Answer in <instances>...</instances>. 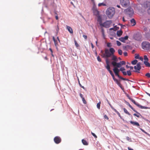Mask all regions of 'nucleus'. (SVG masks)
<instances>
[{
    "mask_svg": "<svg viewBox=\"0 0 150 150\" xmlns=\"http://www.w3.org/2000/svg\"><path fill=\"white\" fill-rule=\"evenodd\" d=\"M108 71L109 72V73H110V74L111 75V76L112 77V78H113L115 77L112 71L110 70V69L108 70Z\"/></svg>",
    "mask_w": 150,
    "mask_h": 150,
    "instance_id": "7c9ffc66",
    "label": "nucleus"
},
{
    "mask_svg": "<svg viewBox=\"0 0 150 150\" xmlns=\"http://www.w3.org/2000/svg\"><path fill=\"white\" fill-rule=\"evenodd\" d=\"M113 71L115 73V75L117 76L118 78L124 80H127V79H126L123 78L119 75V73L120 72V70L118 68H117L116 67L114 68L113 69Z\"/></svg>",
    "mask_w": 150,
    "mask_h": 150,
    "instance_id": "423d86ee",
    "label": "nucleus"
},
{
    "mask_svg": "<svg viewBox=\"0 0 150 150\" xmlns=\"http://www.w3.org/2000/svg\"><path fill=\"white\" fill-rule=\"evenodd\" d=\"M106 4L104 3H100L98 4V6H106Z\"/></svg>",
    "mask_w": 150,
    "mask_h": 150,
    "instance_id": "bb28decb",
    "label": "nucleus"
},
{
    "mask_svg": "<svg viewBox=\"0 0 150 150\" xmlns=\"http://www.w3.org/2000/svg\"><path fill=\"white\" fill-rule=\"evenodd\" d=\"M98 61L99 62H101V59L99 56H98L97 57Z\"/></svg>",
    "mask_w": 150,
    "mask_h": 150,
    "instance_id": "79ce46f5",
    "label": "nucleus"
},
{
    "mask_svg": "<svg viewBox=\"0 0 150 150\" xmlns=\"http://www.w3.org/2000/svg\"><path fill=\"white\" fill-rule=\"evenodd\" d=\"M104 117L105 118V119H108V116L106 115H104Z\"/></svg>",
    "mask_w": 150,
    "mask_h": 150,
    "instance_id": "6e6d98bb",
    "label": "nucleus"
},
{
    "mask_svg": "<svg viewBox=\"0 0 150 150\" xmlns=\"http://www.w3.org/2000/svg\"><path fill=\"white\" fill-rule=\"evenodd\" d=\"M115 13V8L112 7H110L108 8L106 11V14L108 17L111 18L113 16Z\"/></svg>",
    "mask_w": 150,
    "mask_h": 150,
    "instance_id": "f257e3e1",
    "label": "nucleus"
},
{
    "mask_svg": "<svg viewBox=\"0 0 150 150\" xmlns=\"http://www.w3.org/2000/svg\"><path fill=\"white\" fill-rule=\"evenodd\" d=\"M121 4L123 7H126L129 5V0H122L120 1Z\"/></svg>",
    "mask_w": 150,
    "mask_h": 150,
    "instance_id": "1a4fd4ad",
    "label": "nucleus"
},
{
    "mask_svg": "<svg viewBox=\"0 0 150 150\" xmlns=\"http://www.w3.org/2000/svg\"><path fill=\"white\" fill-rule=\"evenodd\" d=\"M135 59H138L139 58V54H135Z\"/></svg>",
    "mask_w": 150,
    "mask_h": 150,
    "instance_id": "4c0bfd02",
    "label": "nucleus"
},
{
    "mask_svg": "<svg viewBox=\"0 0 150 150\" xmlns=\"http://www.w3.org/2000/svg\"><path fill=\"white\" fill-rule=\"evenodd\" d=\"M145 76L148 78H150V74L149 73H147L145 74Z\"/></svg>",
    "mask_w": 150,
    "mask_h": 150,
    "instance_id": "49530a36",
    "label": "nucleus"
},
{
    "mask_svg": "<svg viewBox=\"0 0 150 150\" xmlns=\"http://www.w3.org/2000/svg\"><path fill=\"white\" fill-rule=\"evenodd\" d=\"M55 18H56V20H58V16H55Z\"/></svg>",
    "mask_w": 150,
    "mask_h": 150,
    "instance_id": "338daca9",
    "label": "nucleus"
},
{
    "mask_svg": "<svg viewBox=\"0 0 150 150\" xmlns=\"http://www.w3.org/2000/svg\"><path fill=\"white\" fill-rule=\"evenodd\" d=\"M101 32L102 33V35L103 36H104V31L103 28H102L101 29Z\"/></svg>",
    "mask_w": 150,
    "mask_h": 150,
    "instance_id": "a18cd8bd",
    "label": "nucleus"
},
{
    "mask_svg": "<svg viewBox=\"0 0 150 150\" xmlns=\"http://www.w3.org/2000/svg\"><path fill=\"white\" fill-rule=\"evenodd\" d=\"M106 65L109 64V61L108 59L106 60Z\"/></svg>",
    "mask_w": 150,
    "mask_h": 150,
    "instance_id": "8fccbe9b",
    "label": "nucleus"
},
{
    "mask_svg": "<svg viewBox=\"0 0 150 150\" xmlns=\"http://www.w3.org/2000/svg\"><path fill=\"white\" fill-rule=\"evenodd\" d=\"M127 104L134 111L136 112H137L132 107V106L130 105V104L128 102H127Z\"/></svg>",
    "mask_w": 150,
    "mask_h": 150,
    "instance_id": "393cba45",
    "label": "nucleus"
},
{
    "mask_svg": "<svg viewBox=\"0 0 150 150\" xmlns=\"http://www.w3.org/2000/svg\"><path fill=\"white\" fill-rule=\"evenodd\" d=\"M144 63L146 66L150 67V64L148 61H144Z\"/></svg>",
    "mask_w": 150,
    "mask_h": 150,
    "instance_id": "4be33fe9",
    "label": "nucleus"
},
{
    "mask_svg": "<svg viewBox=\"0 0 150 150\" xmlns=\"http://www.w3.org/2000/svg\"><path fill=\"white\" fill-rule=\"evenodd\" d=\"M101 53L102 54L101 55L102 57L104 58H108L111 56L109 50L107 49H106L105 50V53H103V51L101 50Z\"/></svg>",
    "mask_w": 150,
    "mask_h": 150,
    "instance_id": "f03ea898",
    "label": "nucleus"
},
{
    "mask_svg": "<svg viewBox=\"0 0 150 150\" xmlns=\"http://www.w3.org/2000/svg\"><path fill=\"white\" fill-rule=\"evenodd\" d=\"M111 108L119 115V116L121 117V116L120 113L115 109L110 104V105Z\"/></svg>",
    "mask_w": 150,
    "mask_h": 150,
    "instance_id": "a211bd4d",
    "label": "nucleus"
},
{
    "mask_svg": "<svg viewBox=\"0 0 150 150\" xmlns=\"http://www.w3.org/2000/svg\"><path fill=\"white\" fill-rule=\"evenodd\" d=\"M82 99V100L83 101V103H84V104H86V100H85L84 98H83Z\"/></svg>",
    "mask_w": 150,
    "mask_h": 150,
    "instance_id": "c03bdc74",
    "label": "nucleus"
},
{
    "mask_svg": "<svg viewBox=\"0 0 150 150\" xmlns=\"http://www.w3.org/2000/svg\"><path fill=\"white\" fill-rule=\"evenodd\" d=\"M122 30H118L117 32V34L118 37H120L122 35Z\"/></svg>",
    "mask_w": 150,
    "mask_h": 150,
    "instance_id": "6ab92c4d",
    "label": "nucleus"
},
{
    "mask_svg": "<svg viewBox=\"0 0 150 150\" xmlns=\"http://www.w3.org/2000/svg\"><path fill=\"white\" fill-rule=\"evenodd\" d=\"M91 1L93 3V5H95V4L94 0H91Z\"/></svg>",
    "mask_w": 150,
    "mask_h": 150,
    "instance_id": "bf43d9fd",
    "label": "nucleus"
},
{
    "mask_svg": "<svg viewBox=\"0 0 150 150\" xmlns=\"http://www.w3.org/2000/svg\"><path fill=\"white\" fill-rule=\"evenodd\" d=\"M107 46L108 47H111L112 46L111 43L108 42L107 44Z\"/></svg>",
    "mask_w": 150,
    "mask_h": 150,
    "instance_id": "ea45409f",
    "label": "nucleus"
},
{
    "mask_svg": "<svg viewBox=\"0 0 150 150\" xmlns=\"http://www.w3.org/2000/svg\"><path fill=\"white\" fill-rule=\"evenodd\" d=\"M141 63L140 62L137 63L136 66L134 67V69L135 70L134 71L135 72H139V71L141 69Z\"/></svg>",
    "mask_w": 150,
    "mask_h": 150,
    "instance_id": "9d476101",
    "label": "nucleus"
},
{
    "mask_svg": "<svg viewBox=\"0 0 150 150\" xmlns=\"http://www.w3.org/2000/svg\"><path fill=\"white\" fill-rule=\"evenodd\" d=\"M134 116H135L138 117H139V116L138 115H137V114H134Z\"/></svg>",
    "mask_w": 150,
    "mask_h": 150,
    "instance_id": "e2e57ef3",
    "label": "nucleus"
},
{
    "mask_svg": "<svg viewBox=\"0 0 150 150\" xmlns=\"http://www.w3.org/2000/svg\"><path fill=\"white\" fill-rule=\"evenodd\" d=\"M83 37L86 40L87 38V36L86 35H83Z\"/></svg>",
    "mask_w": 150,
    "mask_h": 150,
    "instance_id": "5fc2aeb1",
    "label": "nucleus"
},
{
    "mask_svg": "<svg viewBox=\"0 0 150 150\" xmlns=\"http://www.w3.org/2000/svg\"><path fill=\"white\" fill-rule=\"evenodd\" d=\"M139 59L140 60H142V61H143V57H139Z\"/></svg>",
    "mask_w": 150,
    "mask_h": 150,
    "instance_id": "13d9d810",
    "label": "nucleus"
},
{
    "mask_svg": "<svg viewBox=\"0 0 150 150\" xmlns=\"http://www.w3.org/2000/svg\"><path fill=\"white\" fill-rule=\"evenodd\" d=\"M128 38V36H126L124 37H121L119 38V40L122 42H125L126 40H127Z\"/></svg>",
    "mask_w": 150,
    "mask_h": 150,
    "instance_id": "2eb2a0df",
    "label": "nucleus"
},
{
    "mask_svg": "<svg viewBox=\"0 0 150 150\" xmlns=\"http://www.w3.org/2000/svg\"><path fill=\"white\" fill-rule=\"evenodd\" d=\"M117 44L118 46H120L121 44V42L118 41H116Z\"/></svg>",
    "mask_w": 150,
    "mask_h": 150,
    "instance_id": "58836bf2",
    "label": "nucleus"
},
{
    "mask_svg": "<svg viewBox=\"0 0 150 150\" xmlns=\"http://www.w3.org/2000/svg\"><path fill=\"white\" fill-rule=\"evenodd\" d=\"M91 46H92V47L93 49L94 47V46L93 45V43H91Z\"/></svg>",
    "mask_w": 150,
    "mask_h": 150,
    "instance_id": "680f3d73",
    "label": "nucleus"
},
{
    "mask_svg": "<svg viewBox=\"0 0 150 150\" xmlns=\"http://www.w3.org/2000/svg\"><path fill=\"white\" fill-rule=\"evenodd\" d=\"M127 75L129 76H130L132 75V73L130 70L127 71Z\"/></svg>",
    "mask_w": 150,
    "mask_h": 150,
    "instance_id": "e433bc0d",
    "label": "nucleus"
},
{
    "mask_svg": "<svg viewBox=\"0 0 150 150\" xmlns=\"http://www.w3.org/2000/svg\"><path fill=\"white\" fill-rule=\"evenodd\" d=\"M112 60H113V61H112L111 62V64L112 65V62H117L118 61V59L117 58V57L114 55H112Z\"/></svg>",
    "mask_w": 150,
    "mask_h": 150,
    "instance_id": "f8f14e48",
    "label": "nucleus"
},
{
    "mask_svg": "<svg viewBox=\"0 0 150 150\" xmlns=\"http://www.w3.org/2000/svg\"><path fill=\"white\" fill-rule=\"evenodd\" d=\"M123 74L124 75H126L127 74L126 72L125 71H122V72Z\"/></svg>",
    "mask_w": 150,
    "mask_h": 150,
    "instance_id": "864d4df0",
    "label": "nucleus"
},
{
    "mask_svg": "<svg viewBox=\"0 0 150 150\" xmlns=\"http://www.w3.org/2000/svg\"><path fill=\"white\" fill-rule=\"evenodd\" d=\"M92 10L94 15L97 16L99 15V11L97 10L95 5H93Z\"/></svg>",
    "mask_w": 150,
    "mask_h": 150,
    "instance_id": "9b49d317",
    "label": "nucleus"
},
{
    "mask_svg": "<svg viewBox=\"0 0 150 150\" xmlns=\"http://www.w3.org/2000/svg\"><path fill=\"white\" fill-rule=\"evenodd\" d=\"M61 141V138L57 136V144L60 143Z\"/></svg>",
    "mask_w": 150,
    "mask_h": 150,
    "instance_id": "b1692460",
    "label": "nucleus"
},
{
    "mask_svg": "<svg viewBox=\"0 0 150 150\" xmlns=\"http://www.w3.org/2000/svg\"><path fill=\"white\" fill-rule=\"evenodd\" d=\"M126 139L128 141H130V140H131V139L129 138V137H126Z\"/></svg>",
    "mask_w": 150,
    "mask_h": 150,
    "instance_id": "603ef678",
    "label": "nucleus"
},
{
    "mask_svg": "<svg viewBox=\"0 0 150 150\" xmlns=\"http://www.w3.org/2000/svg\"><path fill=\"white\" fill-rule=\"evenodd\" d=\"M97 17V21L99 23V24L100 25L102 24V19L101 16L99 15L96 16Z\"/></svg>",
    "mask_w": 150,
    "mask_h": 150,
    "instance_id": "4468645a",
    "label": "nucleus"
},
{
    "mask_svg": "<svg viewBox=\"0 0 150 150\" xmlns=\"http://www.w3.org/2000/svg\"><path fill=\"white\" fill-rule=\"evenodd\" d=\"M137 60H134L132 62V64L133 65H135L137 64Z\"/></svg>",
    "mask_w": 150,
    "mask_h": 150,
    "instance_id": "c85d7f7f",
    "label": "nucleus"
},
{
    "mask_svg": "<svg viewBox=\"0 0 150 150\" xmlns=\"http://www.w3.org/2000/svg\"><path fill=\"white\" fill-rule=\"evenodd\" d=\"M82 143L84 145H87L88 144V143H87V142L86 141V140H85L84 139H83L82 140Z\"/></svg>",
    "mask_w": 150,
    "mask_h": 150,
    "instance_id": "5701e85b",
    "label": "nucleus"
},
{
    "mask_svg": "<svg viewBox=\"0 0 150 150\" xmlns=\"http://www.w3.org/2000/svg\"><path fill=\"white\" fill-rule=\"evenodd\" d=\"M129 47V45H126L125 46H123V48L124 50H127Z\"/></svg>",
    "mask_w": 150,
    "mask_h": 150,
    "instance_id": "a878e982",
    "label": "nucleus"
},
{
    "mask_svg": "<svg viewBox=\"0 0 150 150\" xmlns=\"http://www.w3.org/2000/svg\"><path fill=\"white\" fill-rule=\"evenodd\" d=\"M131 123L134 126H139V125L138 122H131Z\"/></svg>",
    "mask_w": 150,
    "mask_h": 150,
    "instance_id": "cd10ccee",
    "label": "nucleus"
},
{
    "mask_svg": "<svg viewBox=\"0 0 150 150\" xmlns=\"http://www.w3.org/2000/svg\"><path fill=\"white\" fill-rule=\"evenodd\" d=\"M144 61H148L149 59L147 57V56L146 55L144 56Z\"/></svg>",
    "mask_w": 150,
    "mask_h": 150,
    "instance_id": "c756f323",
    "label": "nucleus"
},
{
    "mask_svg": "<svg viewBox=\"0 0 150 150\" xmlns=\"http://www.w3.org/2000/svg\"><path fill=\"white\" fill-rule=\"evenodd\" d=\"M142 47L143 49L146 50H149L150 49V44L148 42H144L142 43Z\"/></svg>",
    "mask_w": 150,
    "mask_h": 150,
    "instance_id": "7ed1b4c3",
    "label": "nucleus"
},
{
    "mask_svg": "<svg viewBox=\"0 0 150 150\" xmlns=\"http://www.w3.org/2000/svg\"><path fill=\"white\" fill-rule=\"evenodd\" d=\"M52 38L54 42V44L55 46H57L58 45V42L55 39L54 37V36Z\"/></svg>",
    "mask_w": 150,
    "mask_h": 150,
    "instance_id": "412c9836",
    "label": "nucleus"
},
{
    "mask_svg": "<svg viewBox=\"0 0 150 150\" xmlns=\"http://www.w3.org/2000/svg\"><path fill=\"white\" fill-rule=\"evenodd\" d=\"M150 8H149L148 10V12L150 14Z\"/></svg>",
    "mask_w": 150,
    "mask_h": 150,
    "instance_id": "774afa93",
    "label": "nucleus"
},
{
    "mask_svg": "<svg viewBox=\"0 0 150 150\" xmlns=\"http://www.w3.org/2000/svg\"><path fill=\"white\" fill-rule=\"evenodd\" d=\"M140 130L142 131L143 132H144V133H145L146 134H148V133L146 132H145L144 130H143V129H142L141 128H140Z\"/></svg>",
    "mask_w": 150,
    "mask_h": 150,
    "instance_id": "de8ad7c7",
    "label": "nucleus"
},
{
    "mask_svg": "<svg viewBox=\"0 0 150 150\" xmlns=\"http://www.w3.org/2000/svg\"><path fill=\"white\" fill-rule=\"evenodd\" d=\"M111 56L113 55L115 52V50L113 48H110L109 50Z\"/></svg>",
    "mask_w": 150,
    "mask_h": 150,
    "instance_id": "dca6fc26",
    "label": "nucleus"
},
{
    "mask_svg": "<svg viewBox=\"0 0 150 150\" xmlns=\"http://www.w3.org/2000/svg\"><path fill=\"white\" fill-rule=\"evenodd\" d=\"M125 12L126 14L128 15L129 16H132L134 14V11L133 9L131 7H129L125 9Z\"/></svg>",
    "mask_w": 150,
    "mask_h": 150,
    "instance_id": "39448f33",
    "label": "nucleus"
},
{
    "mask_svg": "<svg viewBox=\"0 0 150 150\" xmlns=\"http://www.w3.org/2000/svg\"><path fill=\"white\" fill-rule=\"evenodd\" d=\"M125 62L124 61H120L119 63L114 62H112V66L114 67V68L116 67L118 68L121 67L122 65L125 64Z\"/></svg>",
    "mask_w": 150,
    "mask_h": 150,
    "instance_id": "20e7f679",
    "label": "nucleus"
},
{
    "mask_svg": "<svg viewBox=\"0 0 150 150\" xmlns=\"http://www.w3.org/2000/svg\"><path fill=\"white\" fill-rule=\"evenodd\" d=\"M91 134L92 135L94 136L95 138H97V136L93 133L92 132H91Z\"/></svg>",
    "mask_w": 150,
    "mask_h": 150,
    "instance_id": "37998d69",
    "label": "nucleus"
},
{
    "mask_svg": "<svg viewBox=\"0 0 150 150\" xmlns=\"http://www.w3.org/2000/svg\"><path fill=\"white\" fill-rule=\"evenodd\" d=\"M127 148L128 150H134L133 149L130 148V147H128Z\"/></svg>",
    "mask_w": 150,
    "mask_h": 150,
    "instance_id": "052dcab7",
    "label": "nucleus"
},
{
    "mask_svg": "<svg viewBox=\"0 0 150 150\" xmlns=\"http://www.w3.org/2000/svg\"><path fill=\"white\" fill-rule=\"evenodd\" d=\"M124 111L127 114H128V115L129 114V113L128 112L127 110L125 108H124L123 109Z\"/></svg>",
    "mask_w": 150,
    "mask_h": 150,
    "instance_id": "f704fd0d",
    "label": "nucleus"
},
{
    "mask_svg": "<svg viewBox=\"0 0 150 150\" xmlns=\"http://www.w3.org/2000/svg\"><path fill=\"white\" fill-rule=\"evenodd\" d=\"M79 95H80V96L81 98H83V95H82V94H81V93H80V94Z\"/></svg>",
    "mask_w": 150,
    "mask_h": 150,
    "instance_id": "4d7b16f0",
    "label": "nucleus"
},
{
    "mask_svg": "<svg viewBox=\"0 0 150 150\" xmlns=\"http://www.w3.org/2000/svg\"><path fill=\"white\" fill-rule=\"evenodd\" d=\"M130 22H131V24H133L132 25V26H134L136 24V22H135V20L133 18L132 19L131 21H130Z\"/></svg>",
    "mask_w": 150,
    "mask_h": 150,
    "instance_id": "aec40b11",
    "label": "nucleus"
},
{
    "mask_svg": "<svg viewBox=\"0 0 150 150\" xmlns=\"http://www.w3.org/2000/svg\"><path fill=\"white\" fill-rule=\"evenodd\" d=\"M112 78L114 81L116 82V83L122 89H123V88H122V85L120 83V82L118 81V80L115 79V77Z\"/></svg>",
    "mask_w": 150,
    "mask_h": 150,
    "instance_id": "ddd939ff",
    "label": "nucleus"
},
{
    "mask_svg": "<svg viewBox=\"0 0 150 150\" xmlns=\"http://www.w3.org/2000/svg\"><path fill=\"white\" fill-rule=\"evenodd\" d=\"M112 23L111 21H107L103 23H102L100 26L101 27H103L106 28H109Z\"/></svg>",
    "mask_w": 150,
    "mask_h": 150,
    "instance_id": "0eeeda50",
    "label": "nucleus"
},
{
    "mask_svg": "<svg viewBox=\"0 0 150 150\" xmlns=\"http://www.w3.org/2000/svg\"><path fill=\"white\" fill-rule=\"evenodd\" d=\"M123 54L125 56H127V52H124L123 53Z\"/></svg>",
    "mask_w": 150,
    "mask_h": 150,
    "instance_id": "3c124183",
    "label": "nucleus"
},
{
    "mask_svg": "<svg viewBox=\"0 0 150 150\" xmlns=\"http://www.w3.org/2000/svg\"><path fill=\"white\" fill-rule=\"evenodd\" d=\"M79 84L80 85V87L84 89V87L83 86H82V85H81V84L80 83L79 81Z\"/></svg>",
    "mask_w": 150,
    "mask_h": 150,
    "instance_id": "09e8293b",
    "label": "nucleus"
},
{
    "mask_svg": "<svg viewBox=\"0 0 150 150\" xmlns=\"http://www.w3.org/2000/svg\"><path fill=\"white\" fill-rule=\"evenodd\" d=\"M67 29L70 33L72 34L73 33L72 29L70 27L67 26Z\"/></svg>",
    "mask_w": 150,
    "mask_h": 150,
    "instance_id": "f3484780",
    "label": "nucleus"
},
{
    "mask_svg": "<svg viewBox=\"0 0 150 150\" xmlns=\"http://www.w3.org/2000/svg\"><path fill=\"white\" fill-rule=\"evenodd\" d=\"M119 70L120 71H121L122 72V71H124L125 70V69L124 67H121Z\"/></svg>",
    "mask_w": 150,
    "mask_h": 150,
    "instance_id": "a19ab883",
    "label": "nucleus"
},
{
    "mask_svg": "<svg viewBox=\"0 0 150 150\" xmlns=\"http://www.w3.org/2000/svg\"><path fill=\"white\" fill-rule=\"evenodd\" d=\"M118 53L119 55H121L122 53V50L120 49H119L118 50Z\"/></svg>",
    "mask_w": 150,
    "mask_h": 150,
    "instance_id": "473e14b6",
    "label": "nucleus"
},
{
    "mask_svg": "<svg viewBox=\"0 0 150 150\" xmlns=\"http://www.w3.org/2000/svg\"><path fill=\"white\" fill-rule=\"evenodd\" d=\"M49 50H50L51 53H53V51H52V49L51 48H50L49 49Z\"/></svg>",
    "mask_w": 150,
    "mask_h": 150,
    "instance_id": "69168bd1",
    "label": "nucleus"
},
{
    "mask_svg": "<svg viewBox=\"0 0 150 150\" xmlns=\"http://www.w3.org/2000/svg\"><path fill=\"white\" fill-rule=\"evenodd\" d=\"M101 103V102H99V103H98L97 105V108L98 109H100V104Z\"/></svg>",
    "mask_w": 150,
    "mask_h": 150,
    "instance_id": "2f4dec72",
    "label": "nucleus"
},
{
    "mask_svg": "<svg viewBox=\"0 0 150 150\" xmlns=\"http://www.w3.org/2000/svg\"><path fill=\"white\" fill-rule=\"evenodd\" d=\"M74 43L76 47H78L79 46V45L78 44L77 41L75 40H74Z\"/></svg>",
    "mask_w": 150,
    "mask_h": 150,
    "instance_id": "c9c22d12",
    "label": "nucleus"
},
{
    "mask_svg": "<svg viewBox=\"0 0 150 150\" xmlns=\"http://www.w3.org/2000/svg\"><path fill=\"white\" fill-rule=\"evenodd\" d=\"M129 68H130V69L131 70L133 69V67H129Z\"/></svg>",
    "mask_w": 150,
    "mask_h": 150,
    "instance_id": "0e129e2a",
    "label": "nucleus"
},
{
    "mask_svg": "<svg viewBox=\"0 0 150 150\" xmlns=\"http://www.w3.org/2000/svg\"><path fill=\"white\" fill-rule=\"evenodd\" d=\"M129 99L134 104L136 105L138 107H139L140 108H141V109H147L148 108L147 107L143 106L142 105H141L138 103L136 102L135 101V100H133V99L131 98H129Z\"/></svg>",
    "mask_w": 150,
    "mask_h": 150,
    "instance_id": "6e6552de",
    "label": "nucleus"
},
{
    "mask_svg": "<svg viewBox=\"0 0 150 150\" xmlns=\"http://www.w3.org/2000/svg\"><path fill=\"white\" fill-rule=\"evenodd\" d=\"M105 68L108 71L110 69V66L109 64L106 65V66H105Z\"/></svg>",
    "mask_w": 150,
    "mask_h": 150,
    "instance_id": "72a5a7b5",
    "label": "nucleus"
}]
</instances>
